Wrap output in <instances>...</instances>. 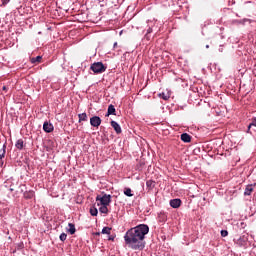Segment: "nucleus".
<instances>
[{
    "label": "nucleus",
    "instance_id": "obj_6",
    "mask_svg": "<svg viewBox=\"0 0 256 256\" xmlns=\"http://www.w3.org/2000/svg\"><path fill=\"white\" fill-rule=\"evenodd\" d=\"M43 129L45 131V133H53V124L49 123V122H44L43 124Z\"/></svg>",
    "mask_w": 256,
    "mask_h": 256
},
{
    "label": "nucleus",
    "instance_id": "obj_16",
    "mask_svg": "<svg viewBox=\"0 0 256 256\" xmlns=\"http://www.w3.org/2000/svg\"><path fill=\"white\" fill-rule=\"evenodd\" d=\"M107 207H108L107 205H102L99 208L100 213H104V215H107V213H109V208H107Z\"/></svg>",
    "mask_w": 256,
    "mask_h": 256
},
{
    "label": "nucleus",
    "instance_id": "obj_20",
    "mask_svg": "<svg viewBox=\"0 0 256 256\" xmlns=\"http://www.w3.org/2000/svg\"><path fill=\"white\" fill-rule=\"evenodd\" d=\"M5 149H7V146L5 145H3L2 148H0V161L5 157V153H6Z\"/></svg>",
    "mask_w": 256,
    "mask_h": 256
},
{
    "label": "nucleus",
    "instance_id": "obj_31",
    "mask_svg": "<svg viewBox=\"0 0 256 256\" xmlns=\"http://www.w3.org/2000/svg\"><path fill=\"white\" fill-rule=\"evenodd\" d=\"M148 33H151V29L148 30Z\"/></svg>",
    "mask_w": 256,
    "mask_h": 256
},
{
    "label": "nucleus",
    "instance_id": "obj_26",
    "mask_svg": "<svg viewBox=\"0 0 256 256\" xmlns=\"http://www.w3.org/2000/svg\"><path fill=\"white\" fill-rule=\"evenodd\" d=\"M8 89H9V87L3 86L2 91H7Z\"/></svg>",
    "mask_w": 256,
    "mask_h": 256
},
{
    "label": "nucleus",
    "instance_id": "obj_9",
    "mask_svg": "<svg viewBox=\"0 0 256 256\" xmlns=\"http://www.w3.org/2000/svg\"><path fill=\"white\" fill-rule=\"evenodd\" d=\"M253 191H255V186L253 185H247L246 188H245V191H244V195L247 196V195H251V193H253Z\"/></svg>",
    "mask_w": 256,
    "mask_h": 256
},
{
    "label": "nucleus",
    "instance_id": "obj_30",
    "mask_svg": "<svg viewBox=\"0 0 256 256\" xmlns=\"http://www.w3.org/2000/svg\"><path fill=\"white\" fill-rule=\"evenodd\" d=\"M206 49H209V45H206Z\"/></svg>",
    "mask_w": 256,
    "mask_h": 256
},
{
    "label": "nucleus",
    "instance_id": "obj_11",
    "mask_svg": "<svg viewBox=\"0 0 256 256\" xmlns=\"http://www.w3.org/2000/svg\"><path fill=\"white\" fill-rule=\"evenodd\" d=\"M115 113H116L115 106L113 104H110L108 106L106 117H109V115H116Z\"/></svg>",
    "mask_w": 256,
    "mask_h": 256
},
{
    "label": "nucleus",
    "instance_id": "obj_17",
    "mask_svg": "<svg viewBox=\"0 0 256 256\" xmlns=\"http://www.w3.org/2000/svg\"><path fill=\"white\" fill-rule=\"evenodd\" d=\"M251 127H256V117L252 118V122L248 125L247 133H251Z\"/></svg>",
    "mask_w": 256,
    "mask_h": 256
},
{
    "label": "nucleus",
    "instance_id": "obj_12",
    "mask_svg": "<svg viewBox=\"0 0 256 256\" xmlns=\"http://www.w3.org/2000/svg\"><path fill=\"white\" fill-rule=\"evenodd\" d=\"M159 97L161 99H163L164 101H169V99L171 98V94H169V92H167V93L162 92L159 94Z\"/></svg>",
    "mask_w": 256,
    "mask_h": 256
},
{
    "label": "nucleus",
    "instance_id": "obj_32",
    "mask_svg": "<svg viewBox=\"0 0 256 256\" xmlns=\"http://www.w3.org/2000/svg\"><path fill=\"white\" fill-rule=\"evenodd\" d=\"M117 45V42L114 43V47Z\"/></svg>",
    "mask_w": 256,
    "mask_h": 256
},
{
    "label": "nucleus",
    "instance_id": "obj_24",
    "mask_svg": "<svg viewBox=\"0 0 256 256\" xmlns=\"http://www.w3.org/2000/svg\"><path fill=\"white\" fill-rule=\"evenodd\" d=\"M60 241H67V235L65 233L60 235Z\"/></svg>",
    "mask_w": 256,
    "mask_h": 256
},
{
    "label": "nucleus",
    "instance_id": "obj_5",
    "mask_svg": "<svg viewBox=\"0 0 256 256\" xmlns=\"http://www.w3.org/2000/svg\"><path fill=\"white\" fill-rule=\"evenodd\" d=\"M111 127H113L114 131L117 133V135L121 134V126L116 121L112 120L110 122Z\"/></svg>",
    "mask_w": 256,
    "mask_h": 256
},
{
    "label": "nucleus",
    "instance_id": "obj_21",
    "mask_svg": "<svg viewBox=\"0 0 256 256\" xmlns=\"http://www.w3.org/2000/svg\"><path fill=\"white\" fill-rule=\"evenodd\" d=\"M124 195H126V197H133V193L131 188H125L124 189Z\"/></svg>",
    "mask_w": 256,
    "mask_h": 256
},
{
    "label": "nucleus",
    "instance_id": "obj_28",
    "mask_svg": "<svg viewBox=\"0 0 256 256\" xmlns=\"http://www.w3.org/2000/svg\"><path fill=\"white\" fill-rule=\"evenodd\" d=\"M10 191L11 192L15 191V188L13 187V185L10 186Z\"/></svg>",
    "mask_w": 256,
    "mask_h": 256
},
{
    "label": "nucleus",
    "instance_id": "obj_8",
    "mask_svg": "<svg viewBox=\"0 0 256 256\" xmlns=\"http://www.w3.org/2000/svg\"><path fill=\"white\" fill-rule=\"evenodd\" d=\"M180 139H181V141H183L184 143H191V135H189V134H187V133L181 134Z\"/></svg>",
    "mask_w": 256,
    "mask_h": 256
},
{
    "label": "nucleus",
    "instance_id": "obj_29",
    "mask_svg": "<svg viewBox=\"0 0 256 256\" xmlns=\"http://www.w3.org/2000/svg\"><path fill=\"white\" fill-rule=\"evenodd\" d=\"M108 240H109V241H113L114 238L110 236V237L108 238Z\"/></svg>",
    "mask_w": 256,
    "mask_h": 256
},
{
    "label": "nucleus",
    "instance_id": "obj_18",
    "mask_svg": "<svg viewBox=\"0 0 256 256\" xmlns=\"http://www.w3.org/2000/svg\"><path fill=\"white\" fill-rule=\"evenodd\" d=\"M15 147H17L19 150L23 149V147H24L23 139L17 140Z\"/></svg>",
    "mask_w": 256,
    "mask_h": 256
},
{
    "label": "nucleus",
    "instance_id": "obj_14",
    "mask_svg": "<svg viewBox=\"0 0 256 256\" xmlns=\"http://www.w3.org/2000/svg\"><path fill=\"white\" fill-rule=\"evenodd\" d=\"M25 199H33L35 197V192L34 191H28L24 193Z\"/></svg>",
    "mask_w": 256,
    "mask_h": 256
},
{
    "label": "nucleus",
    "instance_id": "obj_19",
    "mask_svg": "<svg viewBox=\"0 0 256 256\" xmlns=\"http://www.w3.org/2000/svg\"><path fill=\"white\" fill-rule=\"evenodd\" d=\"M98 214H99V210H97V208L95 207L90 208V215H92V217H97Z\"/></svg>",
    "mask_w": 256,
    "mask_h": 256
},
{
    "label": "nucleus",
    "instance_id": "obj_3",
    "mask_svg": "<svg viewBox=\"0 0 256 256\" xmlns=\"http://www.w3.org/2000/svg\"><path fill=\"white\" fill-rule=\"evenodd\" d=\"M96 201H100V204L101 205H111V195L109 194H104L103 196L101 195H98L96 197Z\"/></svg>",
    "mask_w": 256,
    "mask_h": 256
},
{
    "label": "nucleus",
    "instance_id": "obj_13",
    "mask_svg": "<svg viewBox=\"0 0 256 256\" xmlns=\"http://www.w3.org/2000/svg\"><path fill=\"white\" fill-rule=\"evenodd\" d=\"M68 226V233H70V235H75V232L77 231V229H75V224L69 223Z\"/></svg>",
    "mask_w": 256,
    "mask_h": 256
},
{
    "label": "nucleus",
    "instance_id": "obj_27",
    "mask_svg": "<svg viewBox=\"0 0 256 256\" xmlns=\"http://www.w3.org/2000/svg\"><path fill=\"white\" fill-rule=\"evenodd\" d=\"M153 184V182H151V181H147V183H146V185L149 187V186H151Z\"/></svg>",
    "mask_w": 256,
    "mask_h": 256
},
{
    "label": "nucleus",
    "instance_id": "obj_23",
    "mask_svg": "<svg viewBox=\"0 0 256 256\" xmlns=\"http://www.w3.org/2000/svg\"><path fill=\"white\" fill-rule=\"evenodd\" d=\"M2 4L0 5V7H5L7 4L10 3L11 0H1Z\"/></svg>",
    "mask_w": 256,
    "mask_h": 256
},
{
    "label": "nucleus",
    "instance_id": "obj_22",
    "mask_svg": "<svg viewBox=\"0 0 256 256\" xmlns=\"http://www.w3.org/2000/svg\"><path fill=\"white\" fill-rule=\"evenodd\" d=\"M102 234L103 235H111V227H104L102 229Z\"/></svg>",
    "mask_w": 256,
    "mask_h": 256
},
{
    "label": "nucleus",
    "instance_id": "obj_4",
    "mask_svg": "<svg viewBox=\"0 0 256 256\" xmlns=\"http://www.w3.org/2000/svg\"><path fill=\"white\" fill-rule=\"evenodd\" d=\"M90 125L98 128L101 125V118L99 116H93L90 118Z\"/></svg>",
    "mask_w": 256,
    "mask_h": 256
},
{
    "label": "nucleus",
    "instance_id": "obj_1",
    "mask_svg": "<svg viewBox=\"0 0 256 256\" xmlns=\"http://www.w3.org/2000/svg\"><path fill=\"white\" fill-rule=\"evenodd\" d=\"M149 233V226L147 224H140L134 228L129 229L125 236V244L133 251H143L145 249V235Z\"/></svg>",
    "mask_w": 256,
    "mask_h": 256
},
{
    "label": "nucleus",
    "instance_id": "obj_7",
    "mask_svg": "<svg viewBox=\"0 0 256 256\" xmlns=\"http://www.w3.org/2000/svg\"><path fill=\"white\" fill-rule=\"evenodd\" d=\"M170 206H172L173 209H179V207H181V199L170 200Z\"/></svg>",
    "mask_w": 256,
    "mask_h": 256
},
{
    "label": "nucleus",
    "instance_id": "obj_15",
    "mask_svg": "<svg viewBox=\"0 0 256 256\" xmlns=\"http://www.w3.org/2000/svg\"><path fill=\"white\" fill-rule=\"evenodd\" d=\"M78 119H79V123H81V121H87L88 117H87V113H82V114H78Z\"/></svg>",
    "mask_w": 256,
    "mask_h": 256
},
{
    "label": "nucleus",
    "instance_id": "obj_34",
    "mask_svg": "<svg viewBox=\"0 0 256 256\" xmlns=\"http://www.w3.org/2000/svg\"><path fill=\"white\" fill-rule=\"evenodd\" d=\"M106 1L110 2L111 0H106Z\"/></svg>",
    "mask_w": 256,
    "mask_h": 256
},
{
    "label": "nucleus",
    "instance_id": "obj_2",
    "mask_svg": "<svg viewBox=\"0 0 256 256\" xmlns=\"http://www.w3.org/2000/svg\"><path fill=\"white\" fill-rule=\"evenodd\" d=\"M91 71H93V73H105V71L107 70V67H105V65H103L101 62H94L91 67H90Z\"/></svg>",
    "mask_w": 256,
    "mask_h": 256
},
{
    "label": "nucleus",
    "instance_id": "obj_10",
    "mask_svg": "<svg viewBox=\"0 0 256 256\" xmlns=\"http://www.w3.org/2000/svg\"><path fill=\"white\" fill-rule=\"evenodd\" d=\"M42 60H43V57H42V56H37V57H32V58H30V62H31L33 65H37V64L41 63Z\"/></svg>",
    "mask_w": 256,
    "mask_h": 256
},
{
    "label": "nucleus",
    "instance_id": "obj_25",
    "mask_svg": "<svg viewBox=\"0 0 256 256\" xmlns=\"http://www.w3.org/2000/svg\"><path fill=\"white\" fill-rule=\"evenodd\" d=\"M221 235L222 237H227V235H229V232L227 230H222Z\"/></svg>",
    "mask_w": 256,
    "mask_h": 256
},
{
    "label": "nucleus",
    "instance_id": "obj_33",
    "mask_svg": "<svg viewBox=\"0 0 256 256\" xmlns=\"http://www.w3.org/2000/svg\"><path fill=\"white\" fill-rule=\"evenodd\" d=\"M96 235H101V233H96Z\"/></svg>",
    "mask_w": 256,
    "mask_h": 256
}]
</instances>
